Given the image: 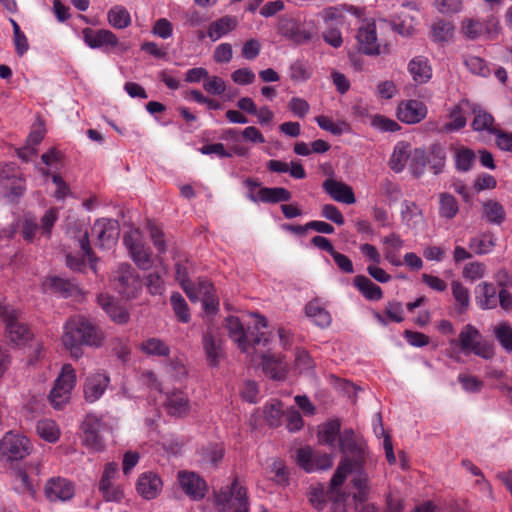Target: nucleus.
Wrapping results in <instances>:
<instances>
[{
  "label": "nucleus",
  "instance_id": "nucleus-7",
  "mask_svg": "<svg viewBox=\"0 0 512 512\" xmlns=\"http://www.w3.org/2000/svg\"><path fill=\"white\" fill-rule=\"evenodd\" d=\"M19 312L5 303V297L0 296V319L6 324L7 337L13 344L20 346L27 343L32 334L28 327L17 321Z\"/></svg>",
  "mask_w": 512,
  "mask_h": 512
},
{
  "label": "nucleus",
  "instance_id": "nucleus-13",
  "mask_svg": "<svg viewBox=\"0 0 512 512\" xmlns=\"http://www.w3.org/2000/svg\"><path fill=\"white\" fill-rule=\"evenodd\" d=\"M357 40L362 52L369 56L381 54V46L378 43L376 23L373 19L364 20L357 33Z\"/></svg>",
  "mask_w": 512,
  "mask_h": 512
},
{
  "label": "nucleus",
  "instance_id": "nucleus-52",
  "mask_svg": "<svg viewBox=\"0 0 512 512\" xmlns=\"http://www.w3.org/2000/svg\"><path fill=\"white\" fill-rule=\"evenodd\" d=\"M173 311L179 321L187 323L190 321V312L188 305L182 295L178 292L172 293L170 297Z\"/></svg>",
  "mask_w": 512,
  "mask_h": 512
},
{
  "label": "nucleus",
  "instance_id": "nucleus-27",
  "mask_svg": "<svg viewBox=\"0 0 512 512\" xmlns=\"http://www.w3.org/2000/svg\"><path fill=\"white\" fill-rule=\"evenodd\" d=\"M226 328L230 338L237 343L238 348L243 352L249 353L250 342L240 320L234 316L228 317L226 319Z\"/></svg>",
  "mask_w": 512,
  "mask_h": 512
},
{
  "label": "nucleus",
  "instance_id": "nucleus-28",
  "mask_svg": "<svg viewBox=\"0 0 512 512\" xmlns=\"http://www.w3.org/2000/svg\"><path fill=\"white\" fill-rule=\"evenodd\" d=\"M262 367L264 373L274 380H282L287 373V363L280 357L270 354H262Z\"/></svg>",
  "mask_w": 512,
  "mask_h": 512
},
{
  "label": "nucleus",
  "instance_id": "nucleus-60",
  "mask_svg": "<svg viewBox=\"0 0 512 512\" xmlns=\"http://www.w3.org/2000/svg\"><path fill=\"white\" fill-rule=\"evenodd\" d=\"M204 90L212 95H221L226 91V83L219 76H210L206 77L205 82L203 84Z\"/></svg>",
  "mask_w": 512,
  "mask_h": 512
},
{
  "label": "nucleus",
  "instance_id": "nucleus-25",
  "mask_svg": "<svg viewBox=\"0 0 512 512\" xmlns=\"http://www.w3.org/2000/svg\"><path fill=\"white\" fill-rule=\"evenodd\" d=\"M165 408L171 416L183 417L190 411V402L182 391H173L167 395Z\"/></svg>",
  "mask_w": 512,
  "mask_h": 512
},
{
  "label": "nucleus",
  "instance_id": "nucleus-61",
  "mask_svg": "<svg viewBox=\"0 0 512 512\" xmlns=\"http://www.w3.org/2000/svg\"><path fill=\"white\" fill-rule=\"evenodd\" d=\"M434 6L441 14H455L462 10L463 0H434Z\"/></svg>",
  "mask_w": 512,
  "mask_h": 512
},
{
  "label": "nucleus",
  "instance_id": "nucleus-34",
  "mask_svg": "<svg viewBox=\"0 0 512 512\" xmlns=\"http://www.w3.org/2000/svg\"><path fill=\"white\" fill-rule=\"evenodd\" d=\"M354 286L369 301H379L383 297V291L380 286L372 282L364 275H357L353 280Z\"/></svg>",
  "mask_w": 512,
  "mask_h": 512
},
{
  "label": "nucleus",
  "instance_id": "nucleus-37",
  "mask_svg": "<svg viewBox=\"0 0 512 512\" xmlns=\"http://www.w3.org/2000/svg\"><path fill=\"white\" fill-rule=\"evenodd\" d=\"M470 112L474 114V120L472 122L473 129L475 131H488L492 134V131L496 129L492 127L494 123L493 116L476 103H472Z\"/></svg>",
  "mask_w": 512,
  "mask_h": 512
},
{
  "label": "nucleus",
  "instance_id": "nucleus-5",
  "mask_svg": "<svg viewBox=\"0 0 512 512\" xmlns=\"http://www.w3.org/2000/svg\"><path fill=\"white\" fill-rule=\"evenodd\" d=\"M114 288L126 299L136 298L142 290L139 273L129 264L120 263L112 272Z\"/></svg>",
  "mask_w": 512,
  "mask_h": 512
},
{
  "label": "nucleus",
  "instance_id": "nucleus-31",
  "mask_svg": "<svg viewBox=\"0 0 512 512\" xmlns=\"http://www.w3.org/2000/svg\"><path fill=\"white\" fill-rule=\"evenodd\" d=\"M238 21L235 17L224 16L216 21H213L207 30V36L211 41L215 42L233 31L237 27Z\"/></svg>",
  "mask_w": 512,
  "mask_h": 512
},
{
  "label": "nucleus",
  "instance_id": "nucleus-45",
  "mask_svg": "<svg viewBox=\"0 0 512 512\" xmlns=\"http://www.w3.org/2000/svg\"><path fill=\"white\" fill-rule=\"evenodd\" d=\"M459 212L457 199L449 193L439 194V216L444 219H453Z\"/></svg>",
  "mask_w": 512,
  "mask_h": 512
},
{
  "label": "nucleus",
  "instance_id": "nucleus-15",
  "mask_svg": "<svg viewBox=\"0 0 512 512\" xmlns=\"http://www.w3.org/2000/svg\"><path fill=\"white\" fill-rule=\"evenodd\" d=\"M297 463L306 472L311 473L331 468L333 458L328 454H315L310 447H305L298 450Z\"/></svg>",
  "mask_w": 512,
  "mask_h": 512
},
{
  "label": "nucleus",
  "instance_id": "nucleus-50",
  "mask_svg": "<svg viewBox=\"0 0 512 512\" xmlns=\"http://www.w3.org/2000/svg\"><path fill=\"white\" fill-rule=\"evenodd\" d=\"M128 254L140 270H149L152 267V252L149 247L144 246Z\"/></svg>",
  "mask_w": 512,
  "mask_h": 512
},
{
  "label": "nucleus",
  "instance_id": "nucleus-48",
  "mask_svg": "<svg viewBox=\"0 0 512 512\" xmlns=\"http://www.w3.org/2000/svg\"><path fill=\"white\" fill-rule=\"evenodd\" d=\"M494 336L500 346L512 353V326L508 322H500L493 329Z\"/></svg>",
  "mask_w": 512,
  "mask_h": 512
},
{
  "label": "nucleus",
  "instance_id": "nucleus-40",
  "mask_svg": "<svg viewBox=\"0 0 512 512\" xmlns=\"http://www.w3.org/2000/svg\"><path fill=\"white\" fill-rule=\"evenodd\" d=\"M139 349L148 356L167 357L170 355V347L160 338L151 337L144 340Z\"/></svg>",
  "mask_w": 512,
  "mask_h": 512
},
{
  "label": "nucleus",
  "instance_id": "nucleus-11",
  "mask_svg": "<svg viewBox=\"0 0 512 512\" xmlns=\"http://www.w3.org/2000/svg\"><path fill=\"white\" fill-rule=\"evenodd\" d=\"M29 469L37 470L38 466L33 462H29L25 465H16L12 468L13 490L21 495L34 497L38 489V480L36 476L29 474Z\"/></svg>",
  "mask_w": 512,
  "mask_h": 512
},
{
  "label": "nucleus",
  "instance_id": "nucleus-33",
  "mask_svg": "<svg viewBox=\"0 0 512 512\" xmlns=\"http://www.w3.org/2000/svg\"><path fill=\"white\" fill-rule=\"evenodd\" d=\"M79 438L81 443L88 449L96 447V415L88 413L81 423Z\"/></svg>",
  "mask_w": 512,
  "mask_h": 512
},
{
  "label": "nucleus",
  "instance_id": "nucleus-2",
  "mask_svg": "<svg viewBox=\"0 0 512 512\" xmlns=\"http://www.w3.org/2000/svg\"><path fill=\"white\" fill-rule=\"evenodd\" d=\"M93 338L94 327L84 317H73L65 324L62 342L75 356L79 346L93 343Z\"/></svg>",
  "mask_w": 512,
  "mask_h": 512
},
{
  "label": "nucleus",
  "instance_id": "nucleus-58",
  "mask_svg": "<svg viewBox=\"0 0 512 512\" xmlns=\"http://www.w3.org/2000/svg\"><path fill=\"white\" fill-rule=\"evenodd\" d=\"M371 126L381 132H395L400 129L399 124L383 115H374L371 119Z\"/></svg>",
  "mask_w": 512,
  "mask_h": 512
},
{
  "label": "nucleus",
  "instance_id": "nucleus-29",
  "mask_svg": "<svg viewBox=\"0 0 512 512\" xmlns=\"http://www.w3.org/2000/svg\"><path fill=\"white\" fill-rule=\"evenodd\" d=\"M98 49L108 54H122L128 50V46L119 42L117 36L111 31L98 30Z\"/></svg>",
  "mask_w": 512,
  "mask_h": 512
},
{
  "label": "nucleus",
  "instance_id": "nucleus-20",
  "mask_svg": "<svg viewBox=\"0 0 512 512\" xmlns=\"http://www.w3.org/2000/svg\"><path fill=\"white\" fill-rule=\"evenodd\" d=\"M45 493L51 501H67L74 496V486L64 478H52L46 484Z\"/></svg>",
  "mask_w": 512,
  "mask_h": 512
},
{
  "label": "nucleus",
  "instance_id": "nucleus-39",
  "mask_svg": "<svg viewBox=\"0 0 512 512\" xmlns=\"http://www.w3.org/2000/svg\"><path fill=\"white\" fill-rule=\"evenodd\" d=\"M482 217L488 223L500 225L505 220L506 212L502 204L498 201L488 200L482 205Z\"/></svg>",
  "mask_w": 512,
  "mask_h": 512
},
{
  "label": "nucleus",
  "instance_id": "nucleus-43",
  "mask_svg": "<svg viewBox=\"0 0 512 512\" xmlns=\"http://www.w3.org/2000/svg\"><path fill=\"white\" fill-rule=\"evenodd\" d=\"M36 431L40 438L49 443H55L60 437V429L52 419L39 420L36 425Z\"/></svg>",
  "mask_w": 512,
  "mask_h": 512
},
{
  "label": "nucleus",
  "instance_id": "nucleus-51",
  "mask_svg": "<svg viewBox=\"0 0 512 512\" xmlns=\"http://www.w3.org/2000/svg\"><path fill=\"white\" fill-rule=\"evenodd\" d=\"M462 33L471 40L480 38L484 33V24L473 18H466L461 23Z\"/></svg>",
  "mask_w": 512,
  "mask_h": 512
},
{
  "label": "nucleus",
  "instance_id": "nucleus-26",
  "mask_svg": "<svg viewBox=\"0 0 512 512\" xmlns=\"http://www.w3.org/2000/svg\"><path fill=\"white\" fill-rule=\"evenodd\" d=\"M472 102L462 99L450 112L451 121L444 125L445 132H455L465 127L467 120L465 114L470 112Z\"/></svg>",
  "mask_w": 512,
  "mask_h": 512
},
{
  "label": "nucleus",
  "instance_id": "nucleus-9",
  "mask_svg": "<svg viewBox=\"0 0 512 512\" xmlns=\"http://www.w3.org/2000/svg\"><path fill=\"white\" fill-rule=\"evenodd\" d=\"M0 185L7 190L5 196L10 201H16L24 195L25 180L15 163L0 164Z\"/></svg>",
  "mask_w": 512,
  "mask_h": 512
},
{
  "label": "nucleus",
  "instance_id": "nucleus-47",
  "mask_svg": "<svg viewBox=\"0 0 512 512\" xmlns=\"http://www.w3.org/2000/svg\"><path fill=\"white\" fill-rule=\"evenodd\" d=\"M495 237L491 233H484L474 237L469 242V248L478 255L487 254L492 251L495 246Z\"/></svg>",
  "mask_w": 512,
  "mask_h": 512
},
{
  "label": "nucleus",
  "instance_id": "nucleus-59",
  "mask_svg": "<svg viewBox=\"0 0 512 512\" xmlns=\"http://www.w3.org/2000/svg\"><path fill=\"white\" fill-rule=\"evenodd\" d=\"M451 289L456 303L461 307L462 310H465L470 303L469 290L459 281H453L451 283Z\"/></svg>",
  "mask_w": 512,
  "mask_h": 512
},
{
  "label": "nucleus",
  "instance_id": "nucleus-64",
  "mask_svg": "<svg viewBox=\"0 0 512 512\" xmlns=\"http://www.w3.org/2000/svg\"><path fill=\"white\" fill-rule=\"evenodd\" d=\"M288 108L294 116L304 118L309 113L310 105L303 98L292 97L288 102Z\"/></svg>",
  "mask_w": 512,
  "mask_h": 512
},
{
  "label": "nucleus",
  "instance_id": "nucleus-41",
  "mask_svg": "<svg viewBox=\"0 0 512 512\" xmlns=\"http://www.w3.org/2000/svg\"><path fill=\"white\" fill-rule=\"evenodd\" d=\"M202 343L207 360L211 365L217 366L223 354L220 339L215 338L210 333H206L203 336Z\"/></svg>",
  "mask_w": 512,
  "mask_h": 512
},
{
  "label": "nucleus",
  "instance_id": "nucleus-10",
  "mask_svg": "<svg viewBox=\"0 0 512 512\" xmlns=\"http://www.w3.org/2000/svg\"><path fill=\"white\" fill-rule=\"evenodd\" d=\"M118 465L115 462L108 463L103 471L102 478L98 483V490L107 502H121L124 498V490L117 481Z\"/></svg>",
  "mask_w": 512,
  "mask_h": 512
},
{
  "label": "nucleus",
  "instance_id": "nucleus-63",
  "mask_svg": "<svg viewBox=\"0 0 512 512\" xmlns=\"http://www.w3.org/2000/svg\"><path fill=\"white\" fill-rule=\"evenodd\" d=\"M203 460L213 466L223 458V448L218 444H210L202 450Z\"/></svg>",
  "mask_w": 512,
  "mask_h": 512
},
{
  "label": "nucleus",
  "instance_id": "nucleus-46",
  "mask_svg": "<svg viewBox=\"0 0 512 512\" xmlns=\"http://www.w3.org/2000/svg\"><path fill=\"white\" fill-rule=\"evenodd\" d=\"M108 22L117 29H124L131 23V16L128 10L123 6H114L108 11Z\"/></svg>",
  "mask_w": 512,
  "mask_h": 512
},
{
  "label": "nucleus",
  "instance_id": "nucleus-44",
  "mask_svg": "<svg viewBox=\"0 0 512 512\" xmlns=\"http://www.w3.org/2000/svg\"><path fill=\"white\" fill-rule=\"evenodd\" d=\"M341 424L339 420H331L319 427L318 439L322 444L334 446L336 439L340 435Z\"/></svg>",
  "mask_w": 512,
  "mask_h": 512
},
{
  "label": "nucleus",
  "instance_id": "nucleus-56",
  "mask_svg": "<svg viewBox=\"0 0 512 512\" xmlns=\"http://www.w3.org/2000/svg\"><path fill=\"white\" fill-rule=\"evenodd\" d=\"M475 160V154L468 148L457 149L455 154L456 168L460 171H469Z\"/></svg>",
  "mask_w": 512,
  "mask_h": 512
},
{
  "label": "nucleus",
  "instance_id": "nucleus-17",
  "mask_svg": "<svg viewBox=\"0 0 512 512\" xmlns=\"http://www.w3.org/2000/svg\"><path fill=\"white\" fill-rule=\"evenodd\" d=\"M178 481L184 493L192 500L198 501L204 498L207 486L196 473L181 471L178 473Z\"/></svg>",
  "mask_w": 512,
  "mask_h": 512
},
{
  "label": "nucleus",
  "instance_id": "nucleus-62",
  "mask_svg": "<svg viewBox=\"0 0 512 512\" xmlns=\"http://www.w3.org/2000/svg\"><path fill=\"white\" fill-rule=\"evenodd\" d=\"M466 67L474 74L486 77L489 75L490 70L485 61L477 56H469L465 59Z\"/></svg>",
  "mask_w": 512,
  "mask_h": 512
},
{
  "label": "nucleus",
  "instance_id": "nucleus-55",
  "mask_svg": "<svg viewBox=\"0 0 512 512\" xmlns=\"http://www.w3.org/2000/svg\"><path fill=\"white\" fill-rule=\"evenodd\" d=\"M486 274V266L484 263L473 261L467 263L463 268V278L470 281L475 282L479 279H482Z\"/></svg>",
  "mask_w": 512,
  "mask_h": 512
},
{
  "label": "nucleus",
  "instance_id": "nucleus-1",
  "mask_svg": "<svg viewBox=\"0 0 512 512\" xmlns=\"http://www.w3.org/2000/svg\"><path fill=\"white\" fill-rule=\"evenodd\" d=\"M343 453H352L356 459L344 458L338 465L330 484L331 512H378L372 504H365L369 492L368 477L362 470L364 450L355 439L353 430L339 435Z\"/></svg>",
  "mask_w": 512,
  "mask_h": 512
},
{
  "label": "nucleus",
  "instance_id": "nucleus-3",
  "mask_svg": "<svg viewBox=\"0 0 512 512\" xmlns=\"http://www.w3.org/2000/svg\"><path fill=\"white\" fill-rule=\"evenodd\" d=\"M34 449L31 440L22 433L8 431L0 439V459L18 462L28 457Z\"/></svg>",
  "mask_w": 512,
  "mask_h": 512
},
{
  "label": "nucleus",
  "instance_id": "nucleus-38",
  "mask_svg": "<svg viewBox=\"0 0 512 512\" xmlns=\"http://www.w3.org/2000/svg\"><path fill=\"white\" fill-rule=\"evenodd\" d=\"M401 220L409 228H416L423 220L422 210L419 206L410 201L401 204Z\"/></svg>",
  "mask_w": 512,
  "mask_h": 512
},
{
  "label": "nucleus",
  "instance_id": "nucleus-42",
  "mask_svg": "<svg viewBox=\"0 0 512 512\" xmlns=\"http://www.w3.org/2000/svg\"><path fill=\"white\" fill-rule=\"evenodd\" d=\"M306 315L312 319V321L320 326L327 327L331 323V316L328 311L323 308L318 301H310L305 307Z\"/></svg>",
  "mask_w": 512,
  "mask_h": 512
},
{
  "label": "nucleus",
  "instance_id": "nucleus-8",
  "mask_svg": "<svg viewBox=\"0 0 512 512\" xmlns=\"http://www.w3.org/2000/svg\"><path fill=\"white\" fill-rule=\"evenodd\" d=\"M75 383L76 374L72 365H63L49 395L51 405L55 409H61L69 402Z\"/></svg>",
  "mask_w": 512,
  "mask_h": 512
},
{
  "label": "nucleus",
  "instance_id": "nucleus-49",
  "mask_svg": "<svg viewBox=\"0 0 512 512\" xmlns=\"http://www.w3.org/2000/svg\"><path fill=\"white\" fill-rule=\"evenodd\" d=\"M176 269V280L179 282L180 286L186 293L189 299H196L197 295L195 294L194 288L192 287V283L189 280V265L188 262L183 263H176L175 265Z\"/></svg>",
  "mask_w": 512,
  "mask_h": 512
},
{
  "label": "nucleus",
  "instance_id": "nucleus-53",
  "mask_svg": "<svg viewBox=\"0 0 512 512\" xmlns=\"http://www.w3.org/2000/svg\"><path fill=\"white\" fill-rule=\"evenodd\" d=\"M123 243L129 252L146 246L143 233L139 228H131L123 237Z\"/></svg>",
  "mask_w": 512,
  "mask_h": 512
},
{
  "label": "nucleus",
  "instance_id": "nucleus-12",
  "mask_svg": "<svg viewBox=\"0 0 512 512\" xmlns=\"http://www.w3.org/2000/svg\"><path fill=\"white\" fill-rule=\"evenodd\" d=\"M218 506H227L232 512H249V504L246 489L235 480L229 491L222 492L216 496Z\"/></svg>",
  "mask_w": 512,
  "mask_h": 512
},
{
  "label": "nucleus",
  "instance_id": "nucleus-32",
  "mask_svg": "<svg viewBox=\"0 0 512 512\" xmlns=\"http://www.w3.org/2000/svg\"><path fill=\"white\" fill-rule=\"evenodd\" d=\"M497 292L492 283L482 282L476 288V302L481 309H493L497 306Z\"/></svg>",
  "mask_w": 512,
  "mask_h": 512
},
{
  "label": "nucleus",
  "instance_id": "nucleus-57",
  "mask_svg": "<svg viewBox=\"0 0 512 512\" xmlns=\"http://www.w3.org/2000/svg\"><path fill=\"white\" fill-rule=\"evenodd\" d=\"M45 288H49L54 292H59L63 297H67L73 290V285L60 277H50L45 283Z\"/></svg>",
  "mask_w": 512,
  "mask_h": 512
},
{
  "label": "nucleus",
  "instance_id": "nucleus-24",
  "mask_svg": "<svg viewBox=\"0 0 512 512\" xmlns=\"http://www.w3.org/2000/svg\"><path fill=\"white\" fill-rule=\"evenodd\" d=\"M98 240L101 241L102 247L110 248L114 246L119 238V224L114 219L102 218L98 219Z\"/></svg>",
  "mask_w": 512,
  "mask_h": 512
},
{
  "label": "nucleus",
  "instance_id": "nucleus-30",
  "mask_svg": "<svg viewBox=\"0 0 512 512\" xmlns=\"http://www.w3.org/2000/svg\"><path fill=\"white\" fill-rule=\"evenodd\" d=\"M411 153L412 150L409 143L405 141L398 142L389 160L390 168L396 173L402 172L410 160Z\"/></svg>",
  "mask_w": 512,
  "mask_h": 512
},
{
  "label": "nucleus",
  "instance_id": "nucleus-36",
  "mask_svg": "<svg viewBox=\"0 0 512 512\" xmlns=\"http://www.w3.org/2000/svg\"><path fill=\"white\" fill-rule=\"evenodd\" d=\"M168 273V266L159 258V270L149 273L146 277V286L151 295H161L165 290L163 276Z\"/></svg>",
  "mask_w": 512,
  "mask_h": 512
},
{
  "label": "nucleus",
  "instance_id": "nucleus-22",
  "mask_svg": "<svg viewBox=\"0 0 512 512\" xmlns=\"http://www.w3.org/2000/svg\"><path fill=\"white\" fill-rule=\"evenodd\" d=\"M78 245L83 253V259L79 260L72 255H67L66 263L67 266L74 271H82L85 267V260L90 263V268L96 271V265L93 260V252L88 239V233L85 231L78 240Z\"/></svg>",
  "mask_w": 512,
  "mask_h": 512
},
{
  "label": "nucleus",
  "instance_id": "nucleus-23",
  "mask_svg": "<svg viewBox=\"0 0 512 512\" xmlns=\"http://www.w3.org/2000/svg\"><path fill=\"white\" fill-rule=\"evenodd\" d=\"M407 70L417 84H425L432 77V67L424 56L413 57L407 65Z\"/></svg>",
  "mask_w": 512,
  "mask_h": 512
},
{
  "label": "nucleus",
  "instance_id": "nucleus-21",
  "mask_svg": "<svg viewBox=\"0 0 512 512\" xmlns=\"http://www.w3.org/2000/svg\"><path fill=\"white\" fill-rule=\"evenodd\" d=\"M323 189L337 202L349 205L356 202L352 188L343 182L334 179H326L323 182Z\"/></svg>",
  "mask_w": 512,
  "mask_h": 512
},
{
  "label": "nucleus",
  "instance_id": "nucleus-6",
  "mask_svg": "<svg viewBox=\"0 0 512 512\" xmlns=\"http://www.w3.org/2000/svg\"><path fill=\"white\" fill-rule=\"evenodd\" d=\"M58 219V210L50 208L38 223L37 218L32 214H26L21 224V234L25 241L33 242L37 237L49 239L52 228Z\"/></svg>",
  "mask_w": 512,
  "mask_h": 512
},
{
  "label": "nucleus",
  "instance_id": "nucleus-54",
  "mask_svg": "<svg viewBox=\"0 0 512 512\" xmlns=\"http://www.w3.org/2000/svg\"><path fill=\"white\" fill-rule=\"evenodd\" d=\"M265 419L270 426L277 427L281 423L283 415L282 404L278 400H272L264 408Z\"/></svg>",
  "mask_w": 512,
  "mask_h": 512
},
{
  "label": "nucleus",
  "instance_id": "nucleus-18",
  "mask_svg": "<svg viewBox=\"0 0 512 512\" xmlns=\"http://www.w3.org/2000/svg\"><path fill=\"white\" fill-rule=\"evenodd\" d=\"M162 487L161 478L153 472L140 474L136 482L137 493L146 500L155 499L161 492Z\"/></svg>",
  "mask_w": 512,
  "mask_h": 512
},
{
  "label": "nucleus",
  "instance_id": "nucleus-4",
  "mask_svg": "<svg viewBox=\"0 0 512 512\" xmlns=\"http://www.w3.org/2000/svg\"><path fill=\"white\" fill-rule=\"evenodd\" d=\"M453 342L458 343L465 354L473 353L486 360L494 356L493 344L486 341L480 331L471 324L465 325L459 333L458 340Z\"/></svg>",
  "mask_w": 512,
  "mask_h": 512
},
{
  "label": "nucleus",
  "instance_id": "nucleus-35",
  "mask_svg": "<svg viewBox=\"0 0 512 512\" xmlns=\"http://www.w3.org/2000/svg\"><path fill=\"white\" fill-rule=\"evenodd\" d=\"M98 304H101L102 308L112 321L119 324H124L128 322L130 315L127 309L123 305H121L117 300H104L98 297Z\"/></svg>",
  "mask_w": 512,
  "mask_h": 512
},
{
  "label": "nucleus",
  "instance_id": "nucleus-19",
  "mask_svg": "<svg viewBox=\"0 0 512 512\" xmlns=\"http://www.w3.org/2000/svg\"><path fill=\"white\" fill-rule=\"evenodd\" d=\"M247 197L254 203H280L289 201L292 194L283 187H261L257 193H248Z\"/></svg>",
  "mask_w": 512,
  "mask_h": 512
},
{
  "label": "nucleus",
  "instance_id": "nucleus-16",
  "mask_svg": "<svg viewBox=\"0 0 512 512\" xmlns=\"http://www.w3.org/2000/svg\"><path fill=\"white\" fill-rule=\"evenodd\" d=\"M427 113V106L416 99L401 101L396 110L397 118L405 124H417L426 118Z\"/></svg>",
  "mask_w": 512,
  "mask_h": 512
},
{
  "label": "nucleus",
  "instance_id": "nucleus-14",
  "mask_svg": "<svg viewBox=\"0 0 512 512\" xmlns=\"http://www.w3.org/2000/svg\"><path fill=\"white\" fill-rule=\"evenodd\" d=\"M278 32L297 44L310 41L314 34L312 28L302 27L297 20L288 16L279 19Z\"/></svg>",
  "mask_w": 512,
  "mask_h": 512
}]
</instances>
